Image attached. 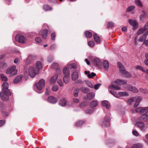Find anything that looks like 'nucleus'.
Instances as JSON below:
<instances>
[{"label":"nucleus","mask_w":148,"mask_h":148,"mask_svg":"<svg viewBox=\"0 0 148 148\" xmlns=\"http://www.w3.org/2000/svg\"><path fill=\"white\" fill-rule=\"evenodd\" d=\"M58 83L59 85L60 86H63V83L62 81L61 80H59L58 81Z\"/></svg>","instance_id":"obj_61"},{"label":"nucleus","mask_w":148,"mask_h":148,"mask_svg":"<svg viewBox=\"0 0 148 148\" xmlns=\"http://www.w3.org/2000/svg\"><path fill=\"white\" fill-rule=\"evenodd\" d=\"M119 95L120 96H127L128 94V93L126 92H119Z\"/></svg>","instance_id":"obj_45"},{"label":"nucleus","mask_w":148,"mask_h":148,"mask_svg":"<svg viewBox=\"0 0 148 148\" xmlns=\"http://www.w3.org/2000/svg\"><path fill=\"white\" fill-rule=\"evenodd\" d=\"M51 68L56 69V72L57 73L60 74L61 73V70L59 68H58V63H53L51 66Z\"/></svg>","instance_id":"obj_15"},{"label":"nucleus","mask_w":148,"mask_h":148,"mask_svg":"<svg viewBox=\"0 0 148 148\" xmlns=\"http://www.w3.org/2000/svg\"><path fill=\"white\" fill-rule=\"evenodd\" d=\"M148 29V25H146V24L144 26L143 28H141L137 31V34L138 35H139L142 33L144 31Z\"/></svg>","instance_id":"obj_19"},{"label":"nucleus","mask_w":148,"mask_h":148,"mask_svg":"<svg viewBox=\"0 0 148 148\" xmlns=\"http://www.w3.org/2000/svg\"><path fill=\"white\" fill-rule=\"evenodd\" d=\"M62 71L65 75H69V68L66 67H64Z\"/></svg>","instance_id":"obj_31"},{"label":"nucleus","mask_w":148,"mask_h":148,"mask_svg":"<svg viewBox=\"0 0 148 148\" xmlns=\"http://www.w3.org/2000/svg\"><path fill=\"white\" fill-rule=\"evenodd\" d=\"M110 117L108 116H106L104 118L102 122L101 123V125L103 126H108L110 125Z\"/></svg>","instance_id":"obj_9"},{"label":"nucleus","mask_w":148,"mask_h":148,"mask_svg":"<svg viewBox=\"0 0 148 148\" xmlns=\"http://www.w3.org/2000/svg\"><path fill=\"white\" fill-rule=\"evenodd\" d=\"M67 104V101L64 98H62L59 102V105L62 106H66Z\"/></svg>","instance_id":"obj_23"},{"label":"nucleus","mask_w":148,"mask_h":148,"mask_svg":"<svg viewBox=\"0 0 148 148\" xmlns=\"http://www.w3.org/2000/svg\"><path fill=\"white\" fill-rule=\"evenodd\" d=\"M81 90L85 93H87L90 92V91L88 88L84 86L82 87L81 88Z\"/></svg>","instance_id":"obj_34"},{"label":"nucleus","mask_w":148,"mask_h":148,"mask_svg":"<svg viewBox=\"0 0 148 148\" xmlns=\"http://www.w3.org/2000/svg\"><path fill=\"white\" fill-rule=\"evenodd\" d=\"M42 68V64L41 62L38 61L36 64V67L35 68L37 71V72H39V70Z\"/></svg>","instance_id":"obj_18"},{"label":"nucleus","mask_w":148,"mask_h":148,"mask_svg":"<svg viewBox=\"0 0 148 148\" xmlns=\"http://www.w3.org/2000/svg\"><path fill=\"white\" fill-rule=\"evenodd\" d=\"M43 9L45 11H48L52 10V8L47 5H45L43 6Z\"/></svg>","instance_id":"obj_38"},{"label":"nucleus","mask_w":148,"mask_h":148,"mask_svg":"<svg viewBox=\"0 0 148 148\" xmlns=\"http://www.w3.org/2000/svg\"><path fill=\"white\" fill-rule=\"evenodd\" d=\"M87 105V103L86 102H83L80 103L79 106L81 108H84Z\"/></svg>","instance_id":"obj_48"},{"label":"nucleus","mask_w":148,"mask_h":148,"mask_svg":"<svg viewBox=\"0 0 148 148\" xmlns=\"http://www.w3.org/2000/svg\"><path fill=\"white\" fill-rule=\"evenodd\" d=\"M140 90L142 93L145 94H146L147 92V90L146 88L144 89L142 88H140Z\"/></svg>","instance_id":"obj_53"},{"label":"nucleus","mask_w":148,"mask_h":148,"mask_svg":"<svg viewBox=\"0 0 148 148\" xmlns=\"http://www.w3.org/2000/svg\"><path fill=\"white\" fill-rule=\"evenodd\" d=\"M128 22L133 27V29L134 30L138 25V23L134 20H132L131 19L129 20Z\"/></svg>","instance_id":"obj_16"},{"label":"nucleus","mask_w":148,"mask_h":148,"mask_svg":"<svg viewBox=\"0 0 148 148\" xmlns=\"http://www.w3.org/2000/svg\"><path fill=\"white\" fill-rule=\"evenodd\" d=\"M95 94L93 92H91L88 94L86 97L85 98L86 100H91L93 99L95 96Z\"/></svg>","instance_id":"obj_20"},{"label":"nucleus","mask_w":148,"mask_h":148,"mask_svg":"<svg viewBox=\"0 0 148 148\" xmlns=\"http://www.w3.org/2000/svg\"><path fill=\"white\" fill-rule=\"evenodd\" d=\"M72 79L73 80L75 81L78 78V74L77 72H74L71 75Z\"/></svg>","instance_id":"obj_22"},{"label":"nucleus","mask_w":148,"mask_h":148,"mask_svg":"<svg viewBox=\"0 0 148 148\" xmlns=\"http://www.w3.org/2000/svg\"><path fill=\"white\" fill-rule=\"evenodd\" d=\"M110 93L112 94L114 96L116 97L117 94L115 91L112 90H110Z\"/></svg>","instance_id":"obj_63"},{"label":"nucleus","mask_w":148,"mask_h":148,"mask_svg":"<svg viewBox=\"0 0 148 148\" xmlns=\"http://www.w3.org/2000/svg\"><path fill=\"white\" fill-rule=\"evenodd\" d=\"M36 59V56L34 55H29L27 58L26 60V61L25 62V63L26 65H28V64L29 63V62H27V61L28 60H31L32 61V62L33 60H35Z\"/></svg>","instance_id":"obj_21"},{"label":"nucleus","mask_w":148,"mask_h":148,"mask_svg":"<svg viewBox=\"0 0 148 148\" xmlns=\"http://www.w3.org/2000/svg\"><path fill=\"white\" fill-rule=\"evenodd\" d=\"M75 83L77 84H82L84 83V82L82 81L81 79H79L76 82H75Z\"/></svg>","instance_id":"obj_59"},{"label":"nucleus","mask_w":148,"mask_h":148,"mask_svg":"<svg viewBox=\"0 0 148 148\" xmlns=\"http://www.w3.org/2000/svg\"><path fill=\"white\" fill-rule=\"evenodd\" d=\"M16 67L12 66L8 69L6 71V74H9L10 77H12L17 74V71L16 70Z\"/></svg>","instance_id":"obj_2"},{"label":"nucleus","mask_w":148,"mask_h":148,"mask_svg":"<svg viewBox=\"0 0 148 148\" xmlns=\"http://www.w3.org/2000/svg\"><path fill=\"white\" fill-rule=\"evenodd\" d=\"M143 145L140 143L134 144L132 147V148H143Z\"/></svg>","instance_id":"obj_29"},{"label":"nucleus","mask_w":148,"mask_h":148,"mask_svg":"<svg viewBox=\"0 0 148 148\" xmlns=\"http://www.w3.org/2000/svg\"><path fill=\"white\" fill-rule=\"evenodd\" d=\"M0 77L1 79L3 81H4L5 82H6L8 80V79L7 77L4 76V75L3 74L1 73L0 74Z\"/></svg>","instance_id":"obj_41"},{"label":"nucleus","mask_w":148,"mask_h":148,"mask_svg":"<svg viewBox=\"0 0 148 148\" xmlns=\"http://www.w3.org/2000/svg\"><path fill=\"white\" fill-rule=\"evenodd\" d=\"M88 44L89 46L91 47H93L94 46V44L93 42L92 41H90L89 42H88Z\"/></svg>","instance_id":"obj_58"},{"label":"nucleus","mask_w":148,"mask_h":148,"mask_svg":"<svg viewBox=\"0 0 148 148\" xmlns=\"http://www.w3.org/2000/svg\"><path fill=\"white\" fill-rule=\"evenodd\" d=\"M93 38L95 42L98 43H99L100 42V38L98 35L95 33L93 34Z\"/></svg>","instance_id":"obj_27"},{"label":"nucleus","mask_w":148,"mask_h":148,"mask_svg":"<svg viewBox=\"0 0 148 148\" xmlns=\"http://www.w3.org/2000/svg\"><path fill=\"white\" fill-rule=\"evenodd\" d=\"M96 75V74L94 72H92L90 74H89L87 75L88 77L90 78H92Z\"/></svg>","instance_id":"obj_46"},{"label":"nucleus","mask_w":148,"mask_h":148,"mask_svg":"<svg viewBox=\"0 0 148 148\" xmlns=\"http://www.w3.org/2000/svg\"><path fill=\"white\" fill-rule=\"evenodd\" d=\"M114 23L112 22H109L107 23V27L108 28H112L114 25Z\"/></svg>","instance_id":"obj_49"},{"label":"nucleus","mask_w":148,"mask_h":148,"mask_svg":"<svg viewBox=\"0 0 148 148\" xmlns=\"http://www.w3.org/2000/svg\"><path fill=\"white\" fill-rule=\"evenodd\" d=\"M115 84H112L109 86V88L110 89H114L116 90H119L121 88L119 86H121L125 84L127 81L120 79H116L114 81Z\"/></svg>","instance_id":"obj_1"},{"label":"nucleus","mask_w":148,"mask_h":148,"mask_svg":"<svg viewBox=\"0 0 148 148\" xmlns=\"http://www.w3.org/2000/svg\"><path fill=\"white\" fill-rule=\"evenodd\" d=\"M93 64V65L97 66V68L100 69L102 66L101 62V60L98 58H94Z\"/></svg>","instance_id":"obj_6"},{"label":"nucleus","mask_w":148,"mask_h":148,"mask_svg":"<svg viewBox=\"0 0 148 148\" xmlns=\"http://www.w3.org/2000/svg\"><path fill=\"white\" fill-rule=\"evenodd\" d=\"M56 36V35L55 33L54 32L52 33L51 34V39L53 40H54L55 39V38Z\"/></svg>","instance_id":"obj_55"},{"label":"nucleus","mask_w":148,"mask_h":148,"mask_svg":"<svg viewBox=\"0 0 148 148\" xmlns=\"http://www.w3.org/2000/svg\"><path fill=\"white\" fill-rule=\"evenodd\" d=\"M87 84L88 86L90 88H92L94 87L93 85L90 82H88L87 83Z\"/></svg>","instance_id":"obj_56"},{"label":"nucleus","mask_w":148,"mask_h":148,"mask_svg":"<svg viewBox=\"0 0 148 148\" xmlns=\"http://www.w3.org/2000/svg\"><path fill=\"white\" fill-rule=\"evenodd\" d=\"M136 68L137 69H139L143 72L145 73V70L143 66H141L138 65L136 66Z\"/></svg>","instance_id":"obj_43"},{"label":"nucleus","mask_w":148,"mask_h":148,"mask_svg":"<svg viewBox=\"0 0 148 148\" xmlns=\"http://www.w3.org/2000/svg\"><path fill=\"white\" fill-rule=\"evenodd\" d=\"M102 105L104 107H106V108L108 109L110 108V104L108 102L106 101H104L102 102Z\"/></svg>","instance_id":"obj_32"},{"label":"nucleus","mask_w":148,"mask_h":148,"mask_svg":"<svg viewBox=\"0 0 148 148\" xmlns=\"http://www.w3.org/2000/svg\"><path fill=\"white\" fill-rule=\"evenodd\" d=\"M5 120H0V127L3 126L5 123Z\"/></svg>","instance_id":"obj_60"},{"label":"nucleus","mask_w":148,"mask_h":148,"mask_svg":"<svg viewBox=\"0 0 148 148\" xmlns=\"http://www.w3.org/2000/svg\"><path fill=\"white\" fill-rule=\"evenodd\" d=\"M16 40L22 44L25 43L26 41V39L21 34H17L15 37Z\"/></svg>","instance_id":"obj_3"},{"label":"nucleus","mask_w":148,"mask_h":148,"mask_svg":"<svg viewBox=\"0 0 148 148\" xmlns=\"http://www.w3.org/2000/svg\"><path fill=\"white\" fill-rule=\"evenodd\" d=\"M11 95V93L10 92V94L8 93H5L3 91L1 93V99L3 101H7L9 99V96H10Z\"/></svg>","instance_id":"obj_7"},{"label":"nucleus","mask_w":148,"mask_h":148,"mask_svg":"<svg viewBox=\"0 0 148 148\" xmlns=\"http://www.w3.org/2000/svg\"><path fill=\"white\" fill-rule=\"evenodd\" d=\"M58 89V87L57 86H54L52 88V90L53 91L56 92Z\"/></svg>","instance_id":"obj_52"},{"label":"nucleus","mask_w":148,"mask_h":148,"mask_svg":"<svg viewBox=\"0 0 148 148\" xmlns=\"http://www.w3.org/2000/svg\"><path fill=\"white\" fill-rule=\"evenodd\" d=\"M53 57L51 56H49L48 57V61L50 62L53 61Z\"/></svg>","instance_id":"obj_62"},{"label":"nucleus","mask_w":148,"mask_h":148,"mask_svg":"<svg viewBox=\"0 0 148 148\" xmlns=\"http://www.w3.org/2000/svg\"><path fill=\"white\" fill-rule=\"evenodd\" d=\"M8 84L7 82H3L2 85V86L3 87L2 90L3 92H4L5 93H7L10 94V92L8 89Z\"/></svg>","instance_id":"obj_10"},{"label":"nucleus","mask_w":148,"mask_h":148,"mask_svg":"<svg viewBox=\"0 0 148 148\" xmlns=\"http://www.w3.org/2000/svg\"><path fill=\"white\" fill-rule=\"evenodd\" d=\"M69 75H65L63 78L64 82L66 84H68L69 82Z\"/></svg>","instance_id":"obj_30"},{"label":"nucleus","mask_w":148,"mask_h":148,"mask_svg":"<svg viewBox=\"0 0 148 148\" xmlns=\"http://www.w3.org/2000/svg\"><path fill=\"white\" fill-rule=\"evenodd\" d=\"M84 34L86 37L88 38H90L92 36V33L88 31H85Z\"/></svg>","instance_id":"obj_37"},{"label":"nucleus","mask_w":148,"mask_h":148,"mask_svg":"<svg viewBox=\"0 0 148 148\" xmlns=\"http://www.w3.org/2000/svg\"><path fill=\"white\" fill-rule=\"evenodd\" d=\"M29 74L30 76L32 78H34L36 75L38 74L39 72H37L36 69L33 67H30L29 69Z\"/></svg>","instance_id":"obj_5"},{"label":"nucleus","mask_w":148,"mask_h":148,"mask_svg":"<svg viewBox=\"0 0 148 148\" xmlns=\"http://www.w3.org/2000/svg\"><path fill=\"white\" fill-rule=\"evenodd\" d=\"M94 110L92 108L91 109H87L86 110V113L87 114H90L92 113Z\"/></svg>","instance_id":"obj_50"},{"label":"nucleus","mask_w":148,"mask_h":148,"mask_svg":"<svg viewBox=\"0 0 148 148\" xmlns=\"http://www.w3.org/2000/svg\"><path fill=\"white\" fill-rule=\"evenodd\" d=\"M123 75L124 77L128 78H130L132 76V75H131L130 73L129 72H128L126 71H125V74H124Z\"/></svg>","instance_id":"obj_42"},{"label":"nucleus","mask_w":148,"mask_h":148,"mask_svg":"<svg viewBox=\"0 0 148 148\" xmlns=\"http://www.w3.org/2000/svg\"><path fill=\"white\" fill-rule=\"evenodd\" d=\"M132 133L133 134L136 136H138V133L137 131L136 130H134L132 131Z\"/></svg>","instance_id":"obj_64"},{"label":"nucleus","mask_w":148,"mask_h":148,"mask_svg":"<svg viewBox=\"0 0 148 148\" xmlns=\"http://www.w3.org/2000/svg\"><path fill=\"white\" fill-rule=\"evenodd\" d=\"M35 40L38 43H40L41 42V40L40 38L37 37L35 38Z\"/></svg>","instance_id":"obj_54"},{"label":"nucleus","mask_w":148,"mask_h":148,"mask_svg":"<svg viewBox=\"0 0 148 148\" xmlns=\"http://www.w3.org/2000/svg\"><path fill=\"white\" fill-rule=\"evenodd\" d=\"M135 2L136 5L140 7H142L143 6V5L140 1L139 0H135Z\"/></svg>","instance_id":"obj_40"},{"label":"nucleus","mask_w":148,"mask_h":148,"mask_svg":"<svg viewBox=\"0 0 148 148\" xmlns=\"http://www.w3.org/2000/svg\"><path fill=\"white\" fill-rule=\"evenodd\" d=\"M135 125L138 127L142 130L145 131V130L144 127L145 124L143 123L140 122H137L135 124Z\"/></svg>","instance_id":"obj_14"},{"label":"nucleus","mask_w":148,"mask_h":148,"mask_svg":"<svg viewBox=\"0 0 148 148\" xmlns=\"http://www.w3.org/2000/svg\"><path fill=\"white\" fill-rule=\"evenodd\" d=\"M126 88L127 90H130L133 93H137L138 91V90L135 87L130 85H127Z\"/></svg>","instance_id":"obj_11"},{"label":"nucleus","mask_w":148,"mask_h":148,"mask_svg":"<svg viewBox=\"0 0 148 148\" xmlns=\"http://www.w3.org/2000/svg\"><path fill=\"white\" fill-rule=\"evenodd\" d=\"M98 104V102L96 100H93L90 104V107L93 109V108L97 106Z\"/></svg>","instance_id":"obj_26"},{"label":"nucleus","mask_w":148,"mask_h":148,"mask_svg":"<svg viewBox=\"0 0 148 148\" xmlns=\"http://www.w3.org/2000/svg\"><path fill=\"white\" fill-rule=\"evenodd\" d=\"M48 30L47 29H44L41 31L40 34L44 39H45L47 36Z\"/></svg>","instance_id":"obj_13"},{"label":"nucleus","mask_w":148,"mask_h":148,"mask_svg":"<svg viewBox=\"0 0 148 148\" xmlns=\"http://www.w3.org/2000/svg\"><path fill=\"white\" fill-rule=\"evenodd\" d=\"M22 78V76L21 75L18 76L14 80V82L15 84L18 83L21 80Z\"/></svg>","instance_id":"obj_25"},{"label":"nucleus","mask_w":148,"mask_h":148,"mask_svg":"<svg viewBox=\"0 0 148 148\" xmlns=\"http://www.w3.org/2000/svg\"><path fill=\"white\" fill-rule=\"evenodd\" d=\"M103 66L104 68L106 70L108 69L109 66V64L108 61L104 60L103 61Z\"/></svg>","instance_id":"obj_33"},{"label":"nucleus","mask_w":148,"mask_h":148,"mask_svg":"<svg viewBox=\"0 0 148 148\" xmlns=\"http://www.w3.org/2000/svg\"><path fill=\"white\" fill-rule=\"evenodd\" d=\"M147 38V36H146V34H144V35L142 36H141L138 39V41L139 42H143V41H145V40Z\"/></svg>","instance_id":"obj_36"},{"label":"nucleus","mask_w":148,"mask_h":148,"mask_svg":"<svg viewBox=\"0 0 148 148\" xmlns=\"http://www.w3.org/2000/svg\"><path fill=\"white\" fill-rule=\"evenodd\" d=\"M117 64L120 73L122 74H125L126 71L124 66L120 62H118Z\"/></svg>","instance_id":"obj_12"},{"label":"nucleus","mask_w":148,"mask_h":148,"mask_svg":"<svg viewBox=\"0 0 148 148\" xmlns=\"http://www.w3.org/2000/svg\"><path fill=\"white\" fill-rule=\"evenodd\" d=\"M139 120L140 121H148V114L143 115L139 118Z\"/></svg>","instance_id":"obj_24"},{"label":"nucleus","mask_w":148,"mask_h":148,"mask_svg":"<svg viewBox=\"0 0 148 148\" xmlns=\"http://www.w3.org/2000/svg\"><path fill=\"white\" fill-rule=\"evenodd\" d=\"M48 101L52 103H55L57 102L58 100L57 99L53 96H49L48 98Z\"/></svg>","instance_id":"obj_17"},{"label":"nucleus","mask_w":148,"mask_h":148,"mask_svg":"<svg viewBox=\"0 0 148 148\" xmlns=\"http://www.w3.org/2000/svg\"><path fill=\"white\" fill-rule=\"evenodd\" d=\"M137 113L140 114H145L148 112V107L143 108L142 107L137 108L135 109Z\"/></svg>","instance_id":"obj_8"},{"label":"nucleus","mask_w":148,"mask_h":148,"mask_svg":"<svg viewBox=\"0 0 148 148\" xmlns=\"http://www.w3.org/2000/svg\"><path fill=\"white\" fill-rule=\"evenodd\" d=\"M136 98L135 97H132L128 100L127 103L129 105H130L132 102Z\"/></svg>","instance_id":"obj_47"},{"label":"nucleus","mask_w":148,"mask_h":148,"mask_svg":"<svg viewBox=\"0 0 148 148\" xmlns=\"http://www.w3.org/2000/svg\"><path fill=\"white\" fill-rule=\"evenodd\" d=\"M143 14L141 15L140 16V20H142L145 18V13L144 11L143 10L142 11Z\"/></svg>","instance_id":"obj_51"},{"label":"nucleus","mask_w":148,"mask_h":148,"mask_svg":"<svg viewBox=\"0 0 148 148\" xmlns=\"http://www.w3.org/2000/svg\"><path fill=\"white\" fill-rule=\"evenodd\" d=\"M45 80L42 79L40 80L39 82L36 84V86L38 90H41L42 88L45 86Z\"/></svg>","instance_id":"obj_4"},{"label":"nucleus","mask_w":148,"mask_h":148,"mask_svg":"<svg viewBox=\"0 0 148 148\" xmlns=\"http://www.w3.org/2000/svg\"><path fill=\"white\" fill-rule=\"evenodd\" d=\"M84 123V121H80L76 123L75 125L77 127H79L82 125Z\"/></svg>","instance_id":"obj_39"},{"label":"nucleus","mask_w":148,"mask_h":148,"mask_svg":"<svg viewBox=\"0 0 148 148\" xmlns=\"http://www.w3.org/2000/svg\"><path fill=\"white\" fill-rule=\"evenodd\" d=\"M135 8V6H130L128 7L126 10L127 12H129L133 10Z\"/></svg>","instance_id":"obj_44"},{"label":"nucleus","mask_w":148,"mask_h":148,"mask_svg":"<svg viewBox=\"0 0 148 148\" xmlns=\"http://www.w3.org/2000/svg\"><path fill=\"white\" fill-rule=\"evenodd\" d=\"M79 90V88H75L73 91V95L74 97H78Z\"/></svg>","instance_id":"obj_35"},{"label":"nucleus","mask_w":148,"mask_h":148,"mask_svg":"<svg viewBox=\"0 0 148 148\" xmlns=\"http://www.w3.org/2000/svg\"><path fill=\"white\" fill-rule=\"evenodd\" d=\"M6 66V64L4 62H2L0 64V67L2 68H3L5 66Z\"/></svg>","instance_id":"obj_57"},{"label":"nucleus","mask_w":148,"mask_h":148,"mask_svg":"<svg viewBox=\"0 0 148 148\" xmlns=\"http://www.w3.org/2000/svg\"><path fill=\"white\" fill-rule=\"evenodd\" d=\"M58 75L57 74L54 75L51 78L50 80V82L51 83H53L57 80L58 77Z\"/></svg>","instance_id":"obj_28"}]
</instances>
